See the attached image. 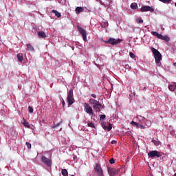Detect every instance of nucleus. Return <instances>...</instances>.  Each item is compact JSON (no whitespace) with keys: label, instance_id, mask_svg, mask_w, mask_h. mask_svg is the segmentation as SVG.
I'll list each match as a JSON object with an SVG mask.
<instances>
[{"label":"nucleus","instance_id":"c756f323","mask_svg":"<svg viewBox=\"0 0 176 176\" xmlns=\"http://www.w3.org/2000/svg\"><path fill=\"white\" fill-rule=\"evenodd\" d=\"M25 145H26L28 149H31V144L30 142H27L25 143Z\"/></svg>","mask_w":176,"mask_h":176},{"label":"nucleus","instance_id":"6e6552de","mask_svg":"<svg viewBox=\"0 0 176 176\" xmlns=\"http://www.w3.org/2000/svg\"><path fill=\"white\" fill-rule=\"evenodd\" d=\"M119 171H120L119 168H111V167L108 168V173L110 176H116V174L119 173Z\"/></svg>","mask_w":176,"mask_h":176},{"label":"nucleus","instance_id":"0eeeda50","mask_svg":"<svg viewBox=\"0 0 176 176\" xmlns=\"http://www.w3.org/2000/svg\"><path fill=\"white\" fill-rule=\"evenodd\" d=\"M41 162L47 167H52V159L46 157L45 155L41 157Z\"/></svg>","mask_w":176,"mask_h":176},{"label":"nucleus","instance_id":"58836bf2","mask_svg":"<svg viewBox=\"0 0 176 176\" xmlns=\"http://www.w3.org/2000/svg\"><path fill=\"white\" fill-rule=\"evenodd\" d=\"M174 176H176V173H175Z\"/></svg>","mask_w":176,"mask_h":176},{"label":"nucleus","instance_id":"f3484780","mask_svg":"<svg viewBox=\"0 0 176 176\" xmlns=\"http://www.w3.org/2000/svg\"><path fill=\"white\" fill-rule=\"evenodd\" d=\"M23 126L25 127H28V129H31V125H30V123H28V121L27 120L23 118Z\"/></svg>","mask_w":176,"mask_h":176},{"label":"nucleus","instance_id":"e433bc0d","mask_svg":"<svg viewBox=\"0 0 176 176\" xmlns=\"http://www.w3.org/2000/svg\"><path fill=\"white\" fill-rule=\"evenodd\" d=\"M63 107H65V101L63 100L62 102Z\"/></svg>","mask_w":176,"mask_h":176},{"label":"nucleus","instance_id":"393cba45","mask_svg":"<svg viewBox=\"0 0 176 176\" xmlns=\"http://www.w3.org/2000/svg\"><path fill=\"white\" fill-rule=\"evenodd\" d=\"M137 23L138 24H142V23H144V20H142V18H141L140 16H139L137 19H136Z\"/></svg>","mask_w":176,"mask_h":176},{"label":"nucleus","instance_id":"72a5a7b5","mask_svg":"<svg viewBox=\"0 0 176 176\" xmlns=\"http://www.w3.org/2000/svg\"><path fill=\"white\" fill-rule=\"evenodd\" d=\"M111 144L112 145H115L116 144H118V142H117L116 140H112L111 142Z\"/></svg>","mask_w":176,"mask_h":176},{"label":"nucleus","instance_id":"4be33fe9","mask_svg":"<svg viewBox=\"0 0 176 176\" xmlns=\"http://www.w3.org/2000/svg\"><path fill=\"white\" fill-rule=\"evenodd\" d=\"M138 8V5L137 4V3H132L131 4V9H133V10H135V9H137Z\"/></svg>","mask_w":176,"mask_h":176},{"label":"nucleus","instance_id":"5701e85b","mask_svg":"<svg viewBox=\"0 0 176 176\" xmlns=\"http://www.w3.org/2000/svg\"><path fill=\"white\" fill-rule=\"evenodd\" d=\"M175 88H176V85H170L168 86V89L170 91H174V90H175Z\"/></svg>","mask_w":176,"mask_h":176},{"label":"nucleus","instance_id":"ddd939ff","mask_svg":"<svg viewBox=\"0 0 176 176\" xmlns=\"http://www.w3.org/2000/svg\"><path fill=\"white\" fill-rule=\"evenodd\" d=\"M102 108H104V107H102L101 104H100V102L95 105H93V109H94L96 112H100Z\"/></svg>","mask_w":176,"mask_h":176},{"label":"nucleus","instance_id":"dca6fc26","mask_svg":"<svg viewBox=\"0 0 176 176\" xmlns=\"http://www.w3.org/2000/svg\"><path fill=\"white\" fill-rule=\"evenodd\" d=\"M26 46L29 52H34L35 49H34V47L31 45V43L27 44Z\"/></svg>","mask_w":176,"mask_h":176},{"label":"nucleus","instance_id":"f704fd0d","mask_svg":"<svg viewBox=\"0 0 176 176\" xmlns=\"http://www.w3.org/2000/svg\"><path fill=\"white\" fill-rule=\"evenodd\" d=\"M91 97H93L94 98H97V95H96V94H91Z\"/></svg>","mask_w":176,"mask_h":176},{"label":"nucleus","instance_id":"cd10ccee","mask_svg":"<svg viewBox=\"0 0 176 176\" xmlns=\"http://www.w3.org/2000/svg\"><path fill=\"white\" fill-rule=\"evenodd\" d=\"M87 125H88V127H91L92 129L94 128V127H96V126H94V123H93V122H89V123L87 124Z\"/></svg>","mask_w":176,"mask_h":176},{"label":"nucleus","instance_id":"9b49d317","mask_svg":"<svg viewBox=\"0 0 176 176\" xmlns=\"http://www.w3.org/2000/svg\"><path fill=\"white\" fill-rule=\"evenodd\" d=\"M95 171L97 173L98 176H104V173H102V168H101L100 164H96L95 167Z\"/></svg>","mask_w":176,"mask_h":176},{"label":"nucleus","instance_id":"9d476101","mask_svg":"<svg viewBox=\"0 0 176 176\" xmlns=\"http://www.w3.org/2000/svg\"><path fill=\"white\" fill-rule=\"evenodd\" d=\"M148 157H160L162 156V154H160V152L157 151H151L148 153Z\"/></svg>","mask_w":176,"mask_h":176},{"label":"nucleus","instance_id":"6ab92c4d","mask_svg":"<svg viewBox=\"0 0 176 176\" xmlns=\"http://www.w3.org/2000/svg\"><path fill=\"white\" fill-rule=\"evenodd\" d=\"M52 13H54L55 16H56V17L58 18L61 17V13H60L58 11L56 10H52Z\"/></svg>","mask_w":176,"mask_h":176},{"label":"nucleus","instance_id":"f03ea898","mask_svg":"<svg viewBox=\"0 0 176 176\" xmlns=\"http://www.w3.org/2000/svg\"><path fill=\"white\" fill-rule=\"evenodd\" d=\"M67 104L68 107H71L72 104L75 102V98H74V89H70L67 93Z\"/></svg>","mask_w":176,"mask_h":176},{"label":"nucleus","instance_id":"f257e3e1","mask_svg":"<svg viewBox=\"0 0 176 176\" xmlns=\"http://www.w3.org/2000/svg\"><path fill=\"white\" fill-rule=\"evenodd\" d=\"M151 50L153 54H154V58L155 60L156 64H159V63H160V61H162V54H160L159 50H157L153 47H151Z\"/></svg>","mask_w":176,"mask_h":176},{"label":"nucleus","instance_id":"7c9ffc66","mask_svg":"<svg viewBox=\"0 0 176 176\" xmlns=\"http://www.w3.org/2000/svg\"><path fill=\"white\" fill-rule=\"evenodd\" d=\"M28 109H29V112L30 113H32V112H34V109L32 107H31V106L28 107Z\"/></svg>","mask_w":176,"mask_h":176},{"label":"nucleus","instance_id":"f8f14e48","mask_svg":"<svg viewBox=\"0 0 176 176\" xmlns=\"http://www.w3.org/2000/svg\"><path fill=\"white\" fill-rule=\"evenodd\" d=\"M131 124L133 126V127H136V129H142L144 130V129H145V126H144V125L138 123V122H134V121H132Z\"/></svg>","mask_w":176,"mask_h":176},{"label":"nucleus","instance_id":"c85d7f7f","mask_svg":"<svg viewBox=\"0 0 176 176\" xmlns=\"http://www.w3.org/2000/svg\"><path fill=\"white\" fill-rule=\"evenodd\" d=\"M129 56H130L131 58L135 60V56L134 55V54L133 52H130Z\"/></svg>","mask_w":176,"mask_h":176},{"label":"nucleus","instance_id":"ea45409f","mask_svg":"<svg viewBox=\"0 0 176 176\" xmlns=\"http://www.w3.org/2000/svg\"><path fill=\"white\" fill-rule=\"evenodd\" d=\"M71 176H75V175H72Z\"/></svg>","mask_w":176,"mask_h":176},{"label":"nucleus","instance_id":"aec40b11","mask_svg":"<svg viewBox=\"0 0 176 176\" xmlns=\"http://www.w3.org/2000/svg\"><path fill=\"white\" fill-rule=\"evenodd\" d=\"M84 9L83 7H77L76 8V14H79V13H81V12H83Z\"/></svg>","mask_w":176,"mask_h":176},{"label":"nucleus","instance_id":"4468645a","mask_svg":"<svg viewBox=\"0 0 176 176\" xmlns=\"http://www.w3.org/2000/svg\"><path fill=\"white\" fill-rule=\"evenodd\" d=\"M89 101V103L91 104V105H96L97 104H98L100 102V101H98L96 99H93V98H90Z\"/></svg>","mask_w":176,"mask_h":176},{"label":"nucleus","instance_id":"2f4dec72","mask_svg":"<svg viewBox=\"0 0 176 176\" xmlns=\"http://www.w3.org/2000/svg\"><path fill=\"white\" fill-rule=\"evenodd\" d=\"M105 118H107V116L104 114L100 115V120H104V119H105Z\"/></svg>","mask_w":176,"mask_h":176},{"label":"nucleus","instance_id":"7ed1b4c3","mask_svg":"<svg viewBox=\"0 0 176 176\" xmlns=\"http://www.w3.org/2000/svg\"><path fill=\"white\" fill-rule=\"evenodd\" d=\"M152 35L161 39L162 41H165L166 42H170V38L168 36H163L162 34H159L157 32H151Z\"/></svg>","mask_w":176,"mask_h":176},{"label":"nucleus","instance_id":"a211bd4d","mask_svg":"<svg viewBox=\"0 0 176 176\" xmlns=\"http://www.w3.org/2000/svg\"><path fill=\"white\" fill-rule=\"evenodd\" d=\"M16 58L20 63H22L23 60L24 59L23 57V54H18L16 55Z\"/></svg>","mask_w":176,"mask_h":176},{"label":"nucleus","instance_id":"423d86ee","mask_svg":"<svg viewBox=\"0 0 176 176\" xmlns=\"http://www.w3.org/2000/svg\"><path fill=\"white\" fill-rule=\"evenodd\" d=\"M103 42L106 44L109 43L110 45H118V44L122 42V39L118 38L116 40L113 38H109L108 41H103Z\"/></svg>","mask_w":176,"mask_h":176},{"label":"nucleus","instance_id":"2eb2a0df","mask_svg":"<svg viewBox=\"0 0 176 176\" xmlns=\"http://www.w3.org/2000/svg\"><path fill=\"white\" fill-rule=\"evenodd\" d=\"M38 35L39 38H47V35H46V34L43 31L38 32Z\"/></svg>","mask_w":176,"mask_h":176},{"label":"nucleus","instance_id":"c9c22d12","mask_svg":"<svg viewBox=\"0 0 176 176\" xmlns=\"http://www.w3.org/2000/svg\"><path fill=\"white\" fill-rule=\"evenodd\" d=\"M60 126V123H58V124H54V126H53V128H54V129H56V127H57V126Z\"/></svg>","mask_w":176,"mask_h":176},{"label":"nucleus","instance_id":"473e14b6","mask_svg":"<svg viewBox=\"0 0 176 176\" xmlns=\"http://www.w3.org/2000/svg\"><path fill=\"white\" fill-rule=\"evenodd\" d=\"M109 163H110L111 164H114V163H115V159L111 158V159L109 160Z\"/></svg>","mask_w":176,"mask_h":176},{"label":"nucleus","instance_id":"20e7f679","mask_svg":"<svg viewBox=\"0 0 176 176\" xmlns=\"http://www.w3.org/2000/svg\"><path fill=\"white\" fill-rule=\"evenodd\" d=\"M83 105H84L85 112H86V113H88V115H89V116H94V113L93 112V108H91V107H90V104H89V103H87V102H85L83 104Z\"/></svg>","mask_w":176,"mask_h":176},{"label":"nucleus","instance_id":"4c0bfd02","mask_svg":"<svg viewBox=\"0 0 176 176\" xmlns=\"http://www.w3.org/2000/svg\"><path fill=\"white\" fill-rule=\"evenodd\" d=\"M173 65L176 67V62L173 63Z\"/></svg>","mask_w":176,"mask_h":176},{"label":"nucleus","instance_id":"bb28decb","mask_svg":"<svg viewBox=\"0 0 176 176\" xmlns=\"http://www.w3.org/2000/svg\"><path fill=\"white\" fill-rule=\"evenodd\" d=\"M162 3H170L173 0H159Z\"/></svg>","mask_w":176,"mask_h":176},{"label":"nucleus","instance_id":"a878e982","mask_svg":"<svg viewBox=\"0 0 176 176\" xmlns=\"http://www.w3.org/2000/svg\"><path fill=\"white\" fill-rule=\"evenodd\" d=\"M62 175L63 176H67L68 175V170H67V169H62Z\"/></svg>","mask_w":176,"mask_h":176},{"label":"nucleus","instance_id":"412c9836","mask_svg":"<svg viewBox=\"0 0 176 176\" xmlns=\"http://www.w3.org/2000/svg\"><path fill=\"white\" fill-rule=\"evenodd\" d=\"M152 142L154 144V145H155V146H159V145H161V142L160 141L157 140H153Z\"/></svg>","mask_w":176,"mask_h":176},{"label":"nucleus","instance_id":"b1692460","mask_svg":"<svg viewBox=\"0 0 176 176\" xmlns=\"http://www.w3.org/2000/svg\"><path fill=\"white\" fill-rule=\"evenodd\" d=\"M104 130H107V131H111L112 130V125L111 124H109V126H104Z\"/></svg>","mask_w":176,"mask_h":176},{"label":"nucleus","instance_id":"1a4fd4ad","mask_svg":"<svg viewBox=\"0 0 176 176\" xmlns=\"http://www.w3.org/2000/svg\"><path fill=\"white\" fill-rule=\"evenodd\" d=\"M140 12H151V13H153V12H155V8H153V7H151L149 6H144L140 8Z\"/></svg>","mask_w":176,"mask_h":176},{"label":"nucleus","instance_id":"39448f33","mask_svg":"<svg viewBox=\"0 0 176 176\" xmlns=\"http://www.w3.org/2000/svg\"><path fill=\"white\" fill-rule=\"evenodd\" d=\"M77 29L78 32L81 34L83 41L85 42H87V33L86 32V30L79 25H77Z\"/></svg>","mask_w":176,"mask_h":176}]
</instances>
